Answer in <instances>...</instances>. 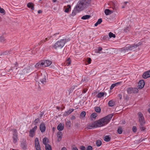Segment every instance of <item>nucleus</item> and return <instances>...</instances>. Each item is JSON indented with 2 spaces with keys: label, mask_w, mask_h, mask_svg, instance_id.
<instances>
[{
  "label": "nucleus",
  "mask_w": 150,
  "mask_h": 150,
  "mask_svg": "<svg viewBox=\"0 0 150 150\" xmlns=\"http://www.w3.org/2000/svg\"><path fill=\"white\" fill-rule=\"evenodd\" d=\"M113 116L112 114H110L90 124L87 128L90 129L92 128L100 127L108 124L111 120Z\"/></svg>",
  "instance_id": "1"
},
{
  "label": "nucleus",
  "mask_w": 150,
  "mask_h": 150,
  "mask_svg": "<svg viewBox=\"0 0 150 150\" xmlns=\"http://www.w3.org/2000/svg\"><path fill=\"white\" fill-rule=\"evenodd\" d=\"M83 1L80 0L77 3V5L74 9V11H73L72 13V16H74L76 13V12L81 11L86 8L85 4L83 3Z\"/></svg>",
  "instance_id": "2"
},
{
  "label": "nucleus",
  "mask_w": 150,
  "mask_h": 150,
  "mask_svg": "<svg viewBox=\"0 0 150 150\" xmlns=\"http://www.w3.org/2000/svg\"><path fill=\"white\" fill-rule=\"evenodd\" d=\"M139 46V45H128L126 46L121 49V51L123 52H125L129 50L134 51L135 49Z\"/></svg>",
  "instance_id": "3"
},
{
  "label": "nucleus",
  "mask_w": 150,
  "mask_h": 150,
  "mask_svg": "<svg viewBox=\"0 0 150 150\" xmlns=\"http://www.w3.org/2000/svg\"><path fill=\"white\" fill-rule=\"evenodd\" d=\"M67 42L66 39H61L55 43L53 47L55 49L58 48H62Z\"/></svg>",
  "instance_id": "4"
},
{
  "label": "nucleus",
  "mask_w": 150,
  "mask_h": 150,
  "mask_svg": "<svg viewBox=\"0 0 150 150\" xmlns=\"http://www.w3.org/2000/svg\"><path fill=\"white\" fill-rule=\"evenodd\" d=\"M139 121L140 126L143 125L145 123V121L144 120L143 115L141 112L138 113Z\"/></svg>",
  "instance_id": "5"
},
{
  "label": "nucleus",
  "mask_w": 150,
  "mask_h": 150,
  "mask_svg": "<svg viewBox=\"0 0 150 150\" xmlns=\"http://www.w3.org/2000/svg\"><path fill=\"white\" fill-rule=\"evenodd\" d=\"M47 79L46 74L45 73L41 74V78L40 79V82L43 84H45L47 81Z\"/></svg>",
  "instance_id": "6"
},
{
  "label": "nucleus",
  "mask_w": 150,
  "mask_h": 150,
  "mask_svg": "<svg viewBox=\"0 0 150 150\" xmlns=\"http://www.w3.org/2000/svg\"><path fill=\"white\" fill-rule=\"evenodd\" d=\"M37 126L35 125L33 128L32 129L30 130L29 131V136L31 137H33L35 134V131L37 129Z\"/></svg>",
  "instance_id": "7"
},
{
  "label": "nucleus",
  "mask_w": 150,
  "mask_h": 150,
  "mask_svg": "<svg viewBox=\"0 0 150 150\" xmlns=\"http://www.w3.org/2000/svg\"><path fill=\"white\" fill-rule=\"evenodd\" d=\"M42 62L43 67H45L50 65L52 64V62L49 60H43Z\"/></svg>",
  "instance_id": "8"
},
{
  "label": "nucleus",
  "mask_w": 150,
  "mask_h": 150,
  "mask_svg": "<svg viewBox=\"0 0 150 150\" xmlns=\"http://www.w3.org/2000/svg\"><path fill=\"white\" fill-rule=\"evenodd\" d=\"M145 83L144 80H140L138 83V88L142 89L144 86Z\"/></svg>",
  "instance_id": "9"
},
{
  "label": "nucleus",
  "mask_w": 150,
  "mask_h": 150,
  "mask_svg": "<svg viewBox=\"0 0 150 150\" xmlns=\"http://www.w3.org/2000/svg\"><path fill=\"white\" fill-rule=\"evenodd\" d=\"M20 146L24 150H25L27 148V144L25 140H23L22 141L20 144Z\"/></svg>",
  "instance_id": "10"
},
{
  "label": "nucleus",
  "mask_w": 150,
  "mask_h": 150,
  "mask_svg": "<svg viewBox=\"0 0 150 150\" xmlns=\"http://www.w3.org/2000/svg\"><path fill=\"white\" fill-rule=\"evenodd\" d=\"M40 129L41 132L43 133L45 132L46 130V126L44 123H42L40 126Z\"/></svg>",
  "instance_id": "11"
},
{
  "label": "nucleus",
  "mask_w": 150,
  "mask_h": 150,
  "mask_svg": "<svg viewBox=\"0 0 150 150\" xmlns=\"http://www.w3.org/2000/svg\"><path fill=\"white\" fill-rule=\"evenodd\" d=\"M13 142L14 143H16L18 140L17 132L16 130L15 129L13 134Z\"/></svg>",
  "instance_id": "12"
},
{
  "label": "nucleus",
  "mask_w": 150,
  "mask_h": 150,
  "mask_svg": "<svg viewBox=\"0 0 150 150\" xmlns=\"http://www.w3.org/2000/svg\"><path fill=\"white\" fill-rule=\"evenodd\" d=\"M143 78L144 79H146L150 77V71H147L144 73L143 74Z\"/></svg>",
  "instance_id": "13"
},
{
  "label": "nucleus",
  "mask_w": 150,
  "mask_h": 150,
  "mask_svg": "<svg viewBox=\"0 0 150 150\" xmlns=\"http://www.w3.org/2000/svg\"><path fill=\"white\" fill-rule=\"evenodd\" d=\"M42 63V61L38 62L35 65V67L37 68H40L42 67H44Z\"/></svg>",
  "instance_id": "14"
},
{
  "label": "nucleus",
  "mask_w": 150,
  "mask_h": 150,
  "mask_svg": "<svg viewBox=\"0 0 150 150\" xmlns=\"http://www.w3.org/2000/svg\"><path fill=\"white\" fill-rule=\"evenodd\" d=\"M12 50H6L5 51L2 52H1V55H8V54H12V53L13 52H12Z\"/></svg>",
  "instance_id": "15"
},
{
  "label": "nucleus",
  "mask_w": 150,
  "mask_h": 150,
  "mask_svg": "<svg viewBox=\"0 0 150 150\" xmlns=\"http://www.w3.org/2000/svg\"><path fill=\"white\" fill-rule=\"evenodd\" d=\"M57 136L58 138V141L59 142L61 140L62 137V132L59 131L57 133Z\"/></svg>",
  "instance_id": "16"
},
{
  "label": "nucleus",
  "mask_w": 150,
  "mask_h": 150,
  "mask_svg": "<svg viewBox=\"0 0 150 150\" xmlns=\"http://www.w3.org/2000/svg\"><path fill=\"white\" fill-rule=\"evenodd\" d=\"M64 125L62 123L59 124L57 127V129L59 131L62 130L64 129Z\"/></svg>",
  "instance_id": "17"
},
{
  "label": "nucleus",
  "mask_w": 150,
  "mask_h": 150,
  "mask_svg": "<svg viewBox=\"0 0 150 150\" xmlns=\"http://www.w3.org/2000/svg\"><path fill=\"white\" fill-rule=\"evenodd\" d=\"M27 6L29 8L33 10L34 9V5L32 3H28L27 4Z\"/></svg>",
  "instance_id": "18"
},
{
  "label": "nucleus",
  "mask_w": 150,
  "mask_h": 150,
  "mask_svg": "<svg viewBox=\"0 0 150 150\" xmlns=\"http://www.w3.org/2000/svg\"><path fill=\"white\" fill-rule=\"evenodd\" d=\"M74 110V109H69L67 111L65 112L64 114V115L66 116L69 114L71 113L72 112H73Z\"/></svg>",
  "instance_id": "19"
},
{
  "label": "nucleus",
  "mask_w": 150,
  "mask_h": 150,
  "mask_svg": "<svg viewBox=\"0 0 150 150\" xmlns=\"http://www.w3.org/2000/svg\"><path fill=\"white\" fill-rule=\"evenodd\" d=\"M52 37V36H48L47 38H45V40H41L40 42L39 43V45H41L42 43L45 42L46 41L49 40V39H50V38Z\"/></svg>",
  "instance_id": "20"
},
{
  "label": "nucleus",
  "mask_w": 150,
  "mask_h": 150,
  "mask_svg": "<svg viewBox=\"0 0 150 150\" xmlns=\"http://www.w3.org/2000/svg\"><path fill=\"white\" fill-rule=\"evenodd\" d=\"M121 83V82H117L116 83H115L112 84L110 87V90L112 89L114 87H115V86H118V85L120 84Z\"/></svg>",
  "instance_id": "21"
},
{
  "label": "nucleus",
  "mask_w": 150,
  "mask_h": 150,
  "mask_svg": "<svg viewBox=\"0 0 150 150\" xmlns=\"http://www.w3.org/2000/svg\"><path fill=\"white\" fill-rule=\"evenodd\" d=\"M23 74H26L28 73L29 72V69L28 68H24L23 71Z\"/></svg>",
  "instance_id": "22"
},
{
  "label": "nucleus",
  "mask_w": 150,
  "mask_h": 150,
  "mask_svg": "<svg viewBox=\"0 0 150 150\" xmlns=\"http://www.w3.org/2000/svg\"><path fill=\"white\" fill-rule=\"evenodd\" d=\"M83 1V0H81ZM91 0H83V2L85 4V6L87 7L91 3Z\"/></svg>",
  "instance_id": "23"
},
{
  "label": "nucleus",
  "mask_w": 150,
  "mask_h": 150,
  "mask_svg": "<svg viewBox=\"0 0 150 150\" xmlns=\"http://www.w3.org/2000/svg\"><path fill=\"white\" fill-rule=\"evenodd\" d=\"M35 147L40 145L38 138L37 137L36 138L35 140Z\"/></svg>",
  "instance_id": "24"
},
{
  "label": "nucleus",
  "mask_w": 150,
  "mask_h": 150,
  "mask_svg": "<svg viewBox=\"0 0 150 150\" xmlns=\"http://www.w3.org/2000/svg\"><path fill=\"white\" fill-rule=\"evenodd\" d=\"M103 139L106 142H108L110 140V138L109 136L106 135L104 137Z\"/></svg>",
  "instance_id": "25"
},
{
  "label": "nucleus",
  "mask_w": 150,
  "mask_h": 150,
  "mask_svg": "<svg viewBox=\"0 0 150 150\" xmlns=\"http://www.w3.org/2000/svg\"><path fill=\"white\" fill-rule=\"evenodd\" d=\"M104 12L106 15H108L110 14L112 12L109 9H106L105 10Z\"/></svg>",
  "instance_id": "26"
},
{
  "label": "nucleus",
  "mask_w": 150,
  "mask_h": 150,
  "mask_svg": "<svg viewBox=\"0 0 150 150\" xmlns=\"http://www.w3.org/2000/svg\"><path fill=\"white\" fill-rule=\"evenodd\" d=\"M71 63V60L70 58H68L66 61L65 64L67 66H69Z\"/></svg>",
  "instance_id": "27"
},
{
  "label": "nucleus",
  "mask_w": 150,
  "mask_h": 150,
  "mask_svg": "<svg viewBox=\"0 0 150 150\" xmlns=\"http://www.w3.org/2000/svg\"><path fill=\"white\" fill-rule=\"evenodd\" d=\"M48 142V139L47 138L45 137L43 139V143L46 145V144H48L47 143Z\"/></svg>",
  "instance_id": "28"
},
{
  "label": "nucleus",
  "mask_w": 150,
  "mask_h": 150,
  "mask_svg": "<svg viewBox=\"0 0 150 150\" xmlns=\"http://www.w3.org/2000/svg\"><path fill=\"white\" fill-rule=\"evenodd\" d=\"M104 95V93L103 92H100L98 93L96 96L98 98H101Z\"/></svg>",
  "instance_id": "29"
},
{
  "label": "nucleus",
  "mask_w": 150,
  "mask_h": 150,
  "mask_svg": "<svg viewBox=\"0 0 150 150\" xmlns=\"http://www.w3.org/2000/svg\"><path fill=\"white\" fill-rule=\"evenodd\" d=\"M45 149L46 150H52L51 146L49 144H46Z\"/></svg>",
  "instance_id": "30"
},
{
  "label": "nucleus",
  "mask_w": 150,
  "mask_h": 150,
  "mask_svg": "<svg viewBox=\"0 0 150 150\" xmlns=\"http://www.w3.org/2000/svg\"><path fill=\"white\" fill-rule=\"evenodd\" d=\"M108 105L109 106L112 107L114 105V102L112 100H110L108 103Z\"/></svg>",
  "instance_id": "31"
},
{
  "label": "nucleus",
  "mask_w": 150,
  "mask_h": 150,
  "mask_svg": "<svg viewBox=\"0 0 150 150\" xmlns=\"http://www.w3.org/2000/svg\"><path fill=\"white\" fill-rule=\"evenodd\" d=\"M96 144L98 146H100L102 144V142L100 140H98L96 142Z\"/></svg>",
  "instance_id": "32"
},
{
  "label": "nucleus",
  "mask_w": 150,
  "mask_h": 150,
  "mask_svg": "<svg viewBox=\"0 0 150 150\" xmlns=\"http://www.w3.org/2000/svg\"><path fill=\"white\" fill-rule=\"evenodd\" d=\"M127 91L128 94H130L132 93V88H127Z\"/></svg>",
  "instance_id": "33"
},
{
  "label": "nucleus",
  "mask_w": 150,
  "mask_h": 150,
  "mask_svg": "<svg viewBox=\"0 0 150 150\" xmlns=\"http://www.w3.org/2000/svg\"><path fill=\"white\" fill-rule=\"evenodd\" d=\"M90 16L89 15H86L83 16L81 19L83 20H86L89 18L90 17Z\"/></svg>",
  "instance_id": "34"
},
{
  "label": "nucleus",
  "mask_w": 150,
  "mask_h": 150,
  "mask_svg": "<svg viewBox=\"0 0 150 150\" xmlns=\"http://www.w3.org/2000/svg\"><path fill=\"white\" fill-rule=\"evenodd\" d=\"M95 110L96 112L100 113L101 111V109L99 107H97L95 108Z\"/></svg>",
  "instance_id": "35"
},
{
  "label": "nucleus",
  "mask_w": 150,
  "mask_h": 150,
  "mask_svg": "<svg viewBox=\"0 0 150 150\" xmlns=\"http://www.w3.org/2000/svg\"><path fill=\"white\" fill-rule=\"evenodd\" d=\"M40 121V120L39 119H36L33 122H32V123H34V125H36Z\"/></svg>",
  "instance_id": "36"
},
{
  "label": "nucleus",
  "mask_w": 150,
  "mask_h": 150,
  "mask_svg": "<svg viewBox=\"0 0 150 150\" xmlns=\"http://www.w3.org/2000/svg\"><path fill=\"white\" fill-rule=\"evenodd\" d=\"M5 39L4 37V36L2 35L0 37V41L2 42H4Z\"/></svg>",
  "instance_id": "37"
},
{
  "label": "nucleus",
  "mask_w": 150,
  "mask_h": 150,
  "mask_svg": "<svg viewBox=\"0 0 150 150\" xmlns=\"http://www.w3.org/2000/svg\"><path fill=\"white\" fill-rule=\"evenodd\" d=\"M108 35L110 38H115L116 36L115 35V34H113L111 32L109 33Z\"/></svg>",
  "instance_id": "38"
},
{
  "label": "nucleus",
  "mask_w": 150,
  "mask_h": 150,
  "mask_svg": "<svg viewBox=\"0 0 150 150\" xmlns=\"http://www.w3.org/2000/svg\"><path fill=\"white\" fill-rule=\"evenodd\" d=\"M117 132L119 134H121L122 132V129L121 127H119L117 129Z\"/></svg>",
  "instance_id": "39"
},
{
  "label": "nucleus",
  "mask_w": 150,
  "mask_h": 150,
  "mask_svg": "<svg viewBox=\"0 0 150 150\" xmlns=\"http://www.w3.org/2000/svg\"><path fill=\"white\" fill-rule=\"evenodd\" d=\"M130 29V26H128L126 28L124 29V31L125 32L127 33L129 31Z\"/></svg>",
  "instance_id": "40"
},
{
  "label": "nucleus",
  "mask_w": 150,
  "mask_h": 150,
  "mask_svg": "<svg viewBox=\"0 0 150 150\" xmlns=\"http://www.w3.org/2000/svg\"><path fill=\"white\" fill-rule=\"evenodd\" d=\"M66 125L67 127H70L71 125V122L70 121H67L66 122Z\"/></svg>",
  "instance_id": "41"
},
{
  "label": "nucleus",
  "mask_w": 150,
  "mask_h": 150,
  "mask_svg": "<svg viewBox=\"0 0 150 150\" xmlns=\"http://www.w3.org/2000/svg\"><path fill=\"white\" fill-rule=\"evenodd\" d=\"M133 92L132 93H136L138 92V90L137 88H132Z\"/></svg>",
  "instance_id": "42"
},
{
  "label": "nucleus",
  "mask_w": 150,
  "mask_h": 150,
  "mask_svg": "<svg viewBox=\"0 0 150 150\" xmlns=\"http://www.w3.org/2000/svg\"><path fill=\"white\" fill-rule=\"evenodd\" d=\"M97 116V114L95 113H93L91 115V117L95 119Z\"/></svg>",
  "instance_id": "43"
},
{
  "label": "nucleus",
  "mask_w": 150,
  "mask_h": 150,
  "mask_svg": "<svg viewBox=\"0 0 150 150\" xmlns=\"http://www.w3.org/2000/svg\"><path fill=\"white\" fill-rule=\"evenodd\" d=\"M86 114V113L85 111H82L81 113L80 116L82 117H84L85 116Z\"/></svg>",
  "instance_id": "44"
},
{
  "label": "nucleus",
  "mask_w": 150,
  "mask_h": 150,
  "mask_svg": "<svg viewBox=\"0 0 150 150\" xmlns=\"http://www.w3.org/2000/svg\"><path fill=\"white\" fill-rule=\"evenodd\" d=\"M93 148L92 146H88L86 148V150H92Z\"/></svg>",
  "instance_id": "45"
},
{
  "label": "nucleus",
  "mask_w": 150,
  "mask_h": 150,
  "mask_svg": "<svg viewBox=\"0 0 150 150\" xmlns=\"http://www.w3.org/2000/svg\"><path fill=\"white\" fill-rule=\"evenodd\" d=\"M132 131L134 132H135L137 131V127L135 126H134L132 127Z\"/></svg>",
  "instance_id": "46"
},
{
  "label": "nucleus",
  "mask_w": 150,
  "mask_h": 150,
  "mask_svg": "<svg viewBox=\"0 0 150 150\" xmlns=\"http://www.w3.org/2000/svg\"><path fill=\"white\" fill-rule=\"evenodd\" d=\"M102 47H99L98 48V53H100L101 52H100V51H101L102 50ZM101 53H103V52H101Z\"/></svg>",
  "instance_id": "47"
},
{
  "label": "nucleus",
  "mask_w": 150,
  "mask_h": 150,
  "mask_svg": "<svg viewBox=\"0 0 150 150\" xmlns=\"http://www.w3.org/2000/svg\"><path fill=\"white\" fill-rule=\"evenodd\" d=\"M35 147L36 150H41L40 145L35 146Z\"/></svg>",
  "instance_id": "48"
},
{
  "label": "nucleus",
  "mask_w": 150,
  "mask_h": 150,
  "mask_svg": "<svg viewBox=\"0 0 150 150\" xmlns=\"http://www.w3.org/2000/svg\"><path fill=\"white\" fill-rule=\"evenodd\" d=\"M102 19L101 18H100L98 19V21L97 22L99 24H100L102 22Z\"/></svg>",
  "instance_id": "49"
},
{
  "label": "nucleus",
  "mask_w": 150,
  "mask_h": 150,
  "mask_svg": "<svg viewBox=\"0 0 150 150\" xmlns=\"http://www.w3.org/2000/svg\"><path fill=\"white\" fill-rule=\"evenodd\" d=\"M80 149L81 150H85L86 148L84 146H80Z\"/></svg>",
  "instance_id": "50"
},
{
  "label": "nucleus",
  "mask_w": 150,
  "mask_h": 150,
  "mask_svg": "<svg viewBox=\"0 0 150 150\" xmlns=\"http://www.w3.org/2000/svg\"><path fill=\"white\" fill-rule=\"evenodd\" d=\"M69 8H67L64 11L66 13L68 12L69 11V8H70V6H69Z\"/></svg>",
  "instance_id": "51"
},
{
  "label": "nucleus",
  "mask_w": 150,
  "mask_h": 150,
  "mask_svg": "<svg viewBox=\"0 0 150 150\" xmlns=\"http://www.w3.org/2000/svg\"><path fill=\"white\" fill-rule=\"evenodd\" d=\"M143 125L140 126H141L140 127V128L141 129L142 131H143L144 130L145 128L144 127H143Z\"/></svg>",
  "instance_id": "52"
},
{
  "label": "nucleus",
  "mask_w": 150,
  "mask_h": 150,
  "mask_svg": "<svg viewBox=\"0 0 150 150\" xmlns=\"http://www.w3.org/2000/svg\"><path fill=\"white\" fill-rule=\"evenodd\" d=\"M91 60L90 58H89L88 59L87 62L89 64H90L91 63Z\"/></svg>",
  "instance_id": "53"
},
{
  "label": "nucleus",
  "mask_w": 150,
  "mask_h": 150,
  "mask_svg": "<svg viewBox=\"0 0 150 150\" xmlns=\"http://www.w3.org/2000/svg\"><path fill=\"white\" fill-rule=\"evenodd\" d=\"M72 150H78V149L76 147H73L72 148Z\"/></svg>",
  "instance_id": "54"
},
{
  "label": "nucleus",
  "mask_w": 150,
  "mask_h": 150,
  "mask_svg": "<svg viewBox=\"0 0 150 150\" xmlns=\"http://www.w3.org/2000/svg\"><path fill=\"white\" fill-rule=\"evenodd\" d=\"M118 97L120 98V99H121L122 97V96L121 94H119L118 95Z\"/></svg>",
  "instance_id": "55"
},
{
  "label": "nucleus",
  "mask_w": 150,
  "mask_h": 150,
  "mask_svg": "<svg viewBox=\"0 0 150 150\" xmlns=\"http://www.w3.org/2000/svg\"><path fill=\"white\" fill-rule=\"evenodd\" d=\"M43 114H44L43 112H41V113L40 114V117H41L42 116V115H43Z\"/></svg>",
  "instance_id": "56"
},
{
  "label": "nucleus",
  "mask_w": 150,
  "mask_h": 150,
  "mask_svg": "<svg viewBox=\"0 0 150 150\" xmlns=\"http://www.w3.org/2000/svg\"><path fill=\"white\" fill-rule=\"evenodd\" d=\"M87 91V90H86L85 89H83V93H86V91Z\"/></svg>",
  "instance_id": "57"
},
{
  "label": "nucleus",
  "mask_w": 150,
  "mask_h": 150,
  "mask_svg": "<svg viewBox=\"0 0 150 150\" xmlns=\"http://www.w3.org/2000/svg\"><path fill=\"white\" fill-rule=\"evenodd\" d=\"M61 150H67V149L66 147H64L62 148Z\"/></svg>",
  "instance_id": "58"
},
{
  "label": "nucleus",
  "mask_w": 150,
  "mask_h": 150,
  "mask_svg": "<svg viewBox=\"0 0 150 150\" xmlns=\"http://www.w3.org/2000/svg\"><path fill=\"white\" fill-rule=\"evenodd\" d=\"M42 12V11L41 10H39L38 11V13L39 14L41 13Z\"/></svg>",
  "instance_id": "59"
},
{
  "label": "nucleus",
  "mask_w": 150,
  "mask_h": 150,
  "mask_svg": "<svg viewBox=\"0 0 150 150\" xmlns=\"http://www.w3.org/2000/svg\"><path fill=\"white\" fill-rule=\"evenodd\" d=\"M99 24L96 22V23L94 24V26H97Z\"/></svg>",
  "instance_id": "60"
},
{
  "label": "nucleus",
  "mask_w": 150,
  "mask_h": 150,
  "mask_svg": "<svg viewBox=\"0 0 150 150\" xmlns=\"http://www.w3.org/2000/svg\"><path fill=\"white\" fill-rule=\"evenodd\" d=\"M59 34V33H56L55 34H54L53 35H58Z\"/></svg>",
  "instance_id": "61"
},
{
  "label": "nucleus",
  "mask_w": 150,
  "mask_h": 150,
  "mask_svg": "<svg viewBox=\"0 0 150 150\" xmlns=\"http://www.w3.org/2000/svg\"><path fill=\"white\" fill-rule=\"evenodd\" d=\"M52 1L54 3H55L56 1L57 0H52Z\"/></svg>",
  "instance_id": "62"
},
{
  "label": "nucleus",
  "mask_w": 150,
  "mask_h": 150,
  "mask_svg": "<svg viewBox=\"0 0 150 150\" xmlns=\"http://www.w3.org/2000/svg\"><path fill=\"white\" fill-rule=\"evenodd\" d=\"M148 111L150 113V108H149L148 109Z\"/></svg>",
  "instance_id": "63"
},
{
  "label": "nucleus",
  "mask_w": 150,
  "mask_h": 150,
  "mask_svg": "<svg viewBox=\"0 0 150 150\" xmlns=\"http://www.w3.org/2000/svg\"><path fill=\"white\" fill-rule=\"evenodd\" d=\"M55 128L54 127H53V128H52V130H53V131H54V130H55Z\"/></svg>",
  "instance_id": "64"
}]
</instances>
